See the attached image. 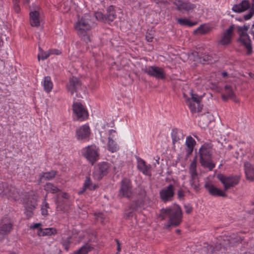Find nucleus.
Returning a JSON list of instances; mask_svg holds the SVG:
<instances>
[{"label": "nucleus", "instance_id": "nucleus-1", "mask_svg": "<svg viewBox=\"0 0 254 254\" xmlns=\"http://www.w3.org/2000/svg\"><path fill=\"white\" fill-rule=\"evenodd\" d=\"M90 17H78L76 22L74 24V28L79 38L88 43L91 41L90 30L94 23L93 19L89 18Z\"/></svg>", "mask_w": 254, "mask_h": 254}, {"label": "nucleus", "instance_id": "nucleus-2", "mask_svg": "<svg viewBox=\"0 0 254 254\" xmlns=\"http://www.w3.org/2000/svg\"><path fill=\"white\" fill-rule=\"evenodd\" d=\"M161 214L169 217V223L166 226L167 228H169L171 226H178L182 221V211L178 205L172 208L162 209ZM164 218L165 216H163L162 219H164Z\"/></svg>", "mask_w": 254, "mask_h": 254}, {"label": "nucleus", "instance_id": "nucleus-3", "mask_svg": "<svg viewBox=\"0 0 254 254\" xmlns=\"http://www.w3.org/2000/svg\"><path fill=\"white\" fill-rule=\"evenodd\" d=\"M200 163L204 168L212 170L215 167L211 160V150L206 145H202L199 150Z\"/></svg>", "mask_w": 254, "mask_h": 254}, {"label": "nucleus", "instance_id": "nucleus-4", "mask_svg": "<svg viewBox=\"0 0 254 254\" xmlns=\"http://www.w3.org/2000/svg\"><path fill=\"white\" fill-rule=\"evenodd\" d=\"M217 179L223 184L224 190H227L238 185L240 181V177L238 176H226L219 174Z\"/></svg>", "mask_w": 254, "mask_h": 254}, {"label": "nucleus", "instance_id": "nucleus-5", "mask_svg": "<svg viewBox=\"0 0 254 254\" xmlns=\"http://www.w3.org/2000/svg\"><path fill=\"white\" fill-rule=\"evenodd\" d=\"M143 72L149 76L155 77L158 79H163L166 78V73L164 69L161 67L156 66H145L142 68Z\"/></svg>", "mask_w": 254, "mask_h": 254}, {"label": "nucleus", "instance_id": "nucleus-6", "mask_svg": "<svg viewBox=\"0 0 254 254\" xmlns=\"http://www.w3.org/2000/svg\"><path fill=\"white\" fill-rule=\"evenodd\" d=\"M82 153L92 165L98 159V149L95 146H88L83 148Z\"/></svg>", "mask_w": 254, "mask_h": 254}, {"label": "nucleus", "instance_id": "nucleus-7", "mask_svg": "<svg viewBox=\"0 0 254 254\" xmlns=\"http://www.w3.org/2000/svg\"><path fill=\"white\" fill-rule=\"evenodd\" d=\"M175 186L171 184L160 190V197L163 202L173 200L175 194Z\"/></svg>", "mask_w": 254, "mask_h": 254}, {"label": "nucleus", "instance_id": "nucleus-8", "mask_svg": "<svg viewBox=\"0 0 254 254\" xmlns=\"http://www.w3.org/2000/svg\"><path fill=\"white\" fill-rule=\"evenodd\" d=\"M72 109L78 120L82 121L87 118L88 112L81 103H74L72 105Z\"/></svg>", "mask_w": 254, "mask_h": 254}, {"label": "nucleus", "instance_id": "nucleus-9", "mask_svg": "<svg viewBox=\"0 0 254 254\" xmlns=\"http://www.w3.org/2000/svg\"><path fill=\"white\" fill-rule=\"evenodd\" d=\"M234 26L231 25L228 29L224 30L222 33L221 39L218 41V44L222 46H226L231 42L233 35Z\"/></svg>", "mask_w": 254, "mask_h": 254}, {"label": "nucleus", "instance_id": "nucleus-10", "mask_svg": "<svg viewBox=\"0 0 254 254\" xmlns=\"http://www.w3.org/2000/svg\"><path fill=\"white\" fill-rule=\"evenodd\" d=\"M120 194L127 198L130 197L132 195V187L130 181L128 179L123 180L120 190Z\"/></svg>", "mask_w": 254, "mask_h": 254}, {"label": "nucleus", "instance_id": "nucleus-11", "mask_svg": "<svg viewBox=\"0 0 254 254\" xmlns=\"http://www.w3.org/2000/svg\"><path fill=\"white\" fill-rule=\"evenodd\" d=\"M205 188L212 195L226 197V194L224 190H220L215 187L210 183L207 182L205 184Z\"/></svg>", "mask_w": 254, "mask_h": 254}, {"label": "nucleus", "instance_id": "nucleus-12", "mask_svg": "<svg viewBox=\"0 0 254 254\" xmlns=\"http://www.w3.org/2000/svg\"><path fill=\"white\" fill-rule=\"evenodd\" d=\"M240 38L239 40L241 43L245 46L247 49L248 55H250L252 53V48L251 45V40L247 33H239Z\"/></svg>", "mask_w": 254, "mask_h": 254}, {"label": "nucleus", "instance_id": "nucleus-13", "mask_svg": "<svg viewBox=\"0 0 254 254\" xmlns=\"http://www.w3.org/2000/svg\"><path fill=\"white\" fill-rule=\"evenodd\" d=\"M90 131L87 125H83L76 130V134L78 140H82L89 137Z\"/></svg>", "mask_w": 254, "mask_h": 254}, {"label": "nucleus", "instance_id": "nucleus-14", "mask_svg": "<svg viewBox=\"0 0 254 254\" xmlns=\"http://www.w3.org/2000/svg\"><path fill=\"white\" fill-rule=\"evenodd\" d=\"M173 3L177 6L178 9L180 11H189L194 8V4L187 1H183L181 0H174Z\"/></svg>", "mask_w": 254, "mask_h": 254}, {"label": "nucleus", "instance_id": "nucleus-15", "mask_svg": "<svg viewBox=\"0 0 254 254\" xmlns=\"http://www.w3.org/2000/svg\"><path fill=\"white\" fill-rule=\"evenodd\" d=\"M190 94L191 97L188 98L186 99V103L190 111H195L194 108L193 107V105L192 103L193 102H196V103H197V104H200L202 100V96H199L196 94L193 93L192 91H191Z\"/></svg>", "mask_w": 254, "mask_h": 254}, {"label": "nucleus", "instance_id": "nucleus-16", "mask_svg": "<svg viewBox=\"0 0 254 254\" xmlns=\"http://www.w3.org/2000/svg\"><path fill=\"white\" fill-rule=\"evenodd\" d=\"M251 6L252 4L248 0H243L241 3L234 5L232 9L235 12H242L248 9L250 10Z\"/></svg>", "mask_w": 254, "mask_h": 254}, {"label": "nucleus", "instance_id": "nucleus-17", "mask_svg": "<svg viewBox=\"0 0 254 254\" xmlns=\"http://www.w3.org/2000/svg\"><path fill=\"white\" fill-rule=\"evenodd\" d=\"M80 86L78 78L75 77H72L69 79L68 85L67 86V88L71 95H73L75 92H77V89Z\"/></svg>", "mask_w": 254, "mask_h": 254}, {"label": "nucleus", "instance_id": "nucleus-18", "mask_svg": "<svg viewBox=\"0 0 254 254\" xmlns=\"http://www.w3.org/2000/svg\"><path fill=\"white\" fill-rule=\"evenodd\" d=\"M116 133V131L113 129H111L109 130V136L108 137V147L109 151L112 152H116L119 149V147L116 143H115V141L112 138V136H114V133Z\"/></svg>", "mask_w": 254, "mask_h": 254}, {"label": "nucleus", "instance_id": "nucleus-19", "mask_svg": "<svg viewBox=\"0 0 254 254\" xmlns=\"http://www.w3.org/2000/svg\"><path fill=\"white\" fill-rule=\"evenodd\" d=\"M12 226L10 220L7 221L5 219H2V223L0 224V229L2 233L7 236L12 230Z\"/></svg>", "mask_w": 254, "mask_h": 254}, {"label": "nucleus", "instance_id": "nucleus-20", "mask_svg": "<svg viewBox=\"0 0 254 254\" xmlns=\"http://www.w3.org/2000/svg\"><path fill=\"white\" fill-rule=\"evenodd\" d=\"M195 143V141L191 136H189L187 137L186 141V145H187L186 152L188 156L192 153Z\"/></svg>", "mask_w": 254, "mask_h": 254}, {"label": "nucleus", "instance_id": "nucleus-21", "mask_svg": "<svg viewBox=\"0 0 254 254\" xmlns=\"http://www.w3.org/2000/svg\"><path fill=\"white\" fill-rule=\"evenodd\" d=\"M244 166L247 179L251 181L254 180V167L249 162L245 163Z\"/></svg>", "mask_w": 254, "mask_h": 254}, {"label": "nucleus", "instance_id": "nucleus-22", "mask_svg": "<svg viewBox=\"0 0 254 254\" xmlns=\"http://www.w3.org/2000/svg\"><path fill=\"white\" fill-rule=\"evenodd\" d=\"M137 168L145 175H149L150 173V167L147 166L145 162L141 159L138 160Z\"/></svg>", "mask_w": 254, "mask_h": 254}, {"label": "nucleus", "instance_id": "nucleus-23", "mask_svg": "<svg viewBox=\"0 0 254 254\" xmlns=\"http://www.w3.org/2000/svg\"><path fill=\"white\" fill-rule=\"evenodd\" d=\"M225 94L222 95L223 100L226 101L228 98L233 99L235 97V94L233 92L231 86L226 85L224 87Z\"/></svg>", "mask_w": 254, "mask_h": 254}, {"label": "nucleus", "instance_id": "nucleus-24", "mask_svg": "<svg viewBox=\"0 0 254 254\" xmlns=\"http://www.w3.org/2000/svg\"><path fill=\"white\" fill-rule=\"evenodd\" d=\"M96 188V186L92 184L90 178L89 177H86L83 188L81 190L79 191L78 194H82L87 189L92 190L95 189Z\"/></svg>", "mask_w": 254, "mask_h": 254}, {"label": "nucleus", "instance_id": "nucleus-25", "mask_svg": "<svg viewBox=\"0 0 254 254\" xmlns=\"http://www.w3.org/2000/svg\"><path fill=\"white\" fill-rule=\"evenodd\" d=\"M8 188H10L11 190H8L9 193L6 194V196L8 198H12L15 200H17L19 196V192L14 187L8 185Z\"/></svg>", "mask_w": 254, "mask_h": 254}, {"label": "nucleus", "instance_id": "nucleus-26", "mask_svg": "<svg viewBox=\"0 0 254 254\" xmlns=\"http://www.w3.org/2000/svg\"><path fill=\"white\" fill-rule=\"evenodd\" d=\"M56 233L57 230L54 228H40L38 231V235L40 236H50Z\"/></svg>", "mask_w": 254, "mask_h": 254}, {"label": "nucleus", "instance_id": "nucleus-27", "mask_svg": "<svg viewBox=\"0 0 254 254\" xmlns=\"http://www.w3.org/2000/svg\"><path fill=\"white\" fill-rule=\"evenodd\" d=\"M43 86L45 91L47 93H49L53 89V84L50 76H46L44 78L43 81Z\"/></svg>", "mask_w": 254, "mask_h": 254}, {"label": "nucleus", "instance_id": "nucleus-28", "mask_svg": "<svg viewBox=\"0 0 254 254\" xmlns=\"http://www.w3.org/2000/svg\"><path fill=\"white\" fill-rule=\"evenodd\" d=\"M57 174V172L54 170L51 171L43 173L40 175L39 180L41 181L43 179L45 180H50L55 178Z\"/></svg>", "mask_w": 254, "mask_h": 254}, {"label": "nucleus", "instance_id": "nucleus-29", "mask_svg": "<svg viewBox=\"0 0 254 254\" xmlns=\"http://www.w3.org/2000/svg\"><path fill=\"white\" fill-rule=\"evenodd\" d=\"M136 206L135 203H132L127 209L125 210L124 216L126 219H129L133 216Z\"/></svg>", "mask_w": 254, "mask_h": 254}, {"label": "nucleus", "instance_id": "nucleus-30", "mask_svg": "<svg viewBox=\"0 0 254 254\" xmlns=\"http://www.w3.org/2000/svg\"><path fill=\"white\" fill-rule=\"evenodd\" d=\"M176 20L180 24L183 26H192L196 24V22H191L189 19L183 17L178 18Z\"/></svg>", "mask_w": 254, "mask_h": 254}, {"label": "nucleus", "instance_id": "nucleus-31", "mask_svg": "<svg viewBox=\"0 0 254 254\" xmlns=\"http://www.w3.org/2000/svg\"><path fill=\"white\" fill-rule=\"evenodd\" d=\"M189 172L190 174V177L197 176L196 172V157L194 158L190 164Z\"/></svg>", "mask_w": 254, "mask_h": 254}, {"label": "nucleus", "instance_id": "nucleus-32", "mask_svg": "<svg viewBox=\"0 0 254 254\" xmlns=\"http://www.w3.org/2000/svg\"><path fill=\"white\" fill-rule=\"evenodd\" d=\"M44 190L48 192L55 193L60 191V190L52 183H47L44 186Z\"/></svg>", "mask_w": 254, "mask_h": 254}, {"label": "nucleus", "instance_id": "nucleus-33", "mask_svg": "<svg viewBox=\"0 0 254 254\" xmlns=\"http://www.w3.org/2000/svg\"><path fill=\"white\" fill-rule=\"evenodd\" d=\"M190 183L192 188L196 191L199 190V181L197 176L190 177Z\"/></svg>", "mask_w": 254, "mask_h": 254}, {"label": "nucleus", "instance_id": "nucleus-34", "mask_svg": "<svg viewBox=\"0 0 254 254\" xmlns=\"http://www.w3.org/2000/svg\"><path fill=\"white\" fill-rule=\"evenodd\" d=\"M108 168L109 165L107 163L103 162L99 165V172L101 176V178L107 174Z\"/></svg>", "mask_w": 254, "mask_h": 254}, {"label": "nucleus", "instance_id": "nucleus-35", "mask_svg": "<svg viewBox=\"0 0 254 254\" xmlns=\"http://www.w3.org/2000/svg\"><path fill=\"white\" fill-rule=\"evenodd\" d=\"M11 190L8 188V185L4 183H0V195L3 196H6V194L9 193L8 190Z\"/></svg>", "mask_w": 254, "mask_h": 254}, {"label": "nucleus", "instance_id": "nucleus-36", "mask_svg": "<svg viewBox=\"0 0 254 254\" xmlns=\"http://www.w3.org/2000/svg\"><path fill=\"white\" fill-rule=\"evenodd\" d=\"M92 248L89 245H85L79 250L75 252L73 254H87L92 250Z\"/></svg>", "mask_w": 254, "mask_h": 254}, {"label": "nucleus", "instance_id": "nucleus-37", "mask_svg": "<svg viewBox=\"0 0 254 254\" xmlns=\"http://www.w3.org/2000/svg\"><path fill=\"white\" fill-rule=\"evenodd\" d=\"M43 14V10L38 6H34L29 13V16H40Z\"/></svg>", "mask_w": 254, "mask_h": 254}, {"label": "nucleus", "instance_id": "nucleus-38", "mask_svg": "<svg viewBox=\"0 0 254 254\" xmlns=\"http://www.w3.org/2000/svg\"><path fill=\"white\" fill-rule=\"evenodd\" d=\"M211 118V116L209 113L203 115L199 122L200 125L201 126L202 124L207 125L210 122Z\"/></svg>", "mask_w": 254, "mask_h": 254}, {"label": "nucleus", "instance_id": "nucleus-39", "mask_svg": "<svg viewBox=\"0 0 254 254\" xmlns=\"http://www.w3.org/2000/svg\"><path fill=\"white\" fill-rule=\"evenodd\" d=\"M29 22L32 26L38 27L42 22V19L40 17H30Z\"/></svg>", "mask_w": 254, "mask_h": 254}, {"label": "nucleus", "instance_id": "nucleus-40", "mask_svg": "<svg viewBox=\"0 0 254 254\" xmlns=\"http://www.w3.org/2000/svg\"><path fill=\"white\" fill-rule=\"evenodd\" d=\"M93 19L97 20L100 22L103 23H110L111 22H112L114 20V17H112V18H110V17H92Z\"/></svg>", "mask_w": 254, "mask_h": 254}, {"label": "nucleus", "instance_id": "nucleus-41", "mask_svg": "<svg viewBox=\"0 0 254 254\" xmlns=\"http://www.w3.org/2000/svg\"><path fill=\"white\" fill-rule=\"evenodd\" d=\"M243 240V239H242L241 237L238 236H234V237H232L230 240V245L231 246L236 245L237 244L241 243Z\"/></svg>", "mask_w": 254, "mask_h": 254}, {"label": "nucleus", "instance_id": "nucleus-42", "mask_svg": "<svg viewBox=\"0 0 254 254\" xmlns=\"http://www.w3.org/2000/svg\"><path fill=\"white\" fill-rule=\"evenodd\" d=\"M171 136L172 138L173 144L174 145L180 140V137L179 136V133L177 129H173L172 130Z\"/></svg>", "mask_w": 254, "mask_h": 254}, {"label": "nucleus", "instance_id": "nucleus-43", "mask_svg": "<svg viewBox=\"0 0 254 254\" xmlns=\"http://www.w3.org/2000/svg\"><path fill=\"white\" fill-rule=\"evenodd\" d=\"M35 206L34 204H32L30 206H28L27 205H26L25 213H26V216L28 218L31 217L32 216V214H33L32 211L35 208Z\"/></svg>", "mask_w": 254, "mask_h": 254}, {"label": "nucleus", "instance_id": "nucleus-44", "mask_svg": "<svg viewBox=\"0 0 254 254\" xmlns=\"http://www.w3.org/2000/svg\"><path fill=\"white\" fill-rule=\"evenodd\" d=\"M51 54H50V50L47 52L42 51L40 54L38 55V59L39 61L40 59L42 60H44L47 59Z\"/></svg>", "mask_w": 254, "mask_h": 254}, {"label": "nucleus", "instance_id": "nucleus-45", "mask_svg": "<svg viewBox=\"0 0 254 254\" xmlns=\"http://www.w3.org/2000/svg\"><path fill=\"white\" fill-rule=\"evenodd\" d=\"M209 29L207 27L201 26L194 31V33L204 34L208 31Z\"/></svg>", "mask_w": 254, "mask_h": 254}, {"label": "nucleus", "instance_id": "nucleus-46", "mask_svg": "<svg viewBox=\"0 0 254 254\" xmlns=\"http://www.w3.org/2000/svg\"><path fill=\"white\" fill-rule=\"evenodd\" d=\"M192 104L193 105V107L194 108L195 111H190L192 113L196 112L198 113L201 111L202 106L201 104H197V103L193 102Z\"/></svg>", "mask_w": 254, "mask_h": 254}, {"label": "nucleus", "instance_id": "nucleus-47", "mask_svg": "<svg viewBox=\"0 0 254 254\" xmlns=\"http://www.w3.org/2000/svg\"><path fill=\"white\" fill-rule=\"evenodd\" d=\"M71 237H68L65 240H64L62 242L63 246H64V249L67 251L68 250L69 246L71 243L70 242Z\"/></svg>", "mask_w": 254, "mask_h": 254}, {"label": "nucleus", "instance_id": "nucleus-48", "mask_svg": "<svg viewBox=\"0 0 254 254\" xmlns=\"http://www.w3.org/2000/svg\"><path fill=\"white\" fill-rule=\"evenodd\" d=\"M48 207H49L48 203L47 202L44 201L43 202V204L41 207V212H42V214L43 215L46 216V215H48L47 208Z\"/></svg>", "mask_w": 254, "mask_h": 254}, {"label": "nucleus", "instance_id": "nucleus-49", "mask_svg": "<svg viewBox=\"0 0 254 254\" xmlns=\"http://www.w3.org/2000/svg\"><path fill=\"white\" fill-rule=\"evenodd\" d=\"M154 34H153V31H147L146 33V35H145V38H146V40L148 41V42H152V40L154 38Z\"/></svg>", "mask_w": 254, "mask_h": 254}, {"label": "nucleus", "instance_id": "nucleus-50", "mask_svg": "<svg viewBox=\"0 0 254 254\" xmlns=\"http://www.w3.org/2000/svg\"><path fill=\"white\" fill-rule=\"evenodd\" d=\"M237 29L239 33H247V31L249 29V26L246 25L243 26H239L238 27Z\"/></svg>", "mask_w": 254, "mask_h": 254}, {"label": "nucleus", "instance_id": "nucleus-51", "mask_svg": "<svg viewBox=\"0 0 254 254\" xmlns=\"http://www.w3.org/2000/svg\"><path fill=\"white\" fill-rule=\"evenodd\" d=\"M114 11H115V9H114V6L113 5L109 6V7L107 8L108 16H115V12Z\"/></svg>", "mask_w": 254, "mask_h": 254}, {"label": "nucleus", "instance_id": "nucleus-52", "mask_svg": "<svg viewBox=\"0 0 254 254\" xmlns=\"http://www.w3.org/2000/svg\"><path fill=\"white\" fill-rule=\"evenodd\" d=\"M61 203H62V202H61L60 201H59L58 200H57L56 201L57 209L58 211H65V209L64 207L62 206Z\"/></svg>", "mask_w": 254, "mask_h": 254}, {"label": "nucleus", "instance_id": "nucleus-53", "mask_svg": "<svg viewBox=\"0 0 254 254\" xmlns=\"http://www.w3.org/2000/svg\"><path fill=\"white\" fill-rule=\"evenodd\" d=\"M254 14V0H252V6L249 13L245 16H253Z\"/></svg>", "mask_w": 254, "mask_h": 254}, {"label": "nucleus", "instance_id": "nucleus-54", "mask_svg": "<svg viewBox=\"0 0 254 254\" xmlns=\"http://www.w3.org/2000/svg\"><path fill=\"white\" fill-rule=\"evenodd\" d=\"M184 207L187 214H190L192 211V207L190 205H185Z\"/></svg>", "mask_w": 254, "mask_h": 254}, {"label": "nucleus", "instance_id": "nucleus-55", "mask_svg": "<svg viewBox=\"0 0 254 254\" xmlns=\"http://www.w3.org/2000/svg\"><path fill=\"white\" fill-rule=\"evenodd\" d=\"M50 54L51 55H59L61 54V52L57 49H51L50 50Z\"/></svg>", "mask_w": 254, "mask_h": 254}, {"label": "nucleus", "instance_id": "nucleus-56", "mask_svg": "<svg viewBox=\"0 0 254 254\" xmlns=\"http://www.w3.org/2000/svg\"><path fill=\"white\" fill-rule=\"evenodd\" d=\"M185 196V191L182 190H180L178 191V197L179 199H182Z\"/></svg>", "mask_w": 254, "mask_h": 254}, {"label": "nucleus", "instance_id": "nucleus-57", "mask_svg": "<svg viewBox=\"0 0 254 254\" xmlns=\"http://www.w3.org/2000/svg\"><path fill=\"white\" fill-rule=\"evenodd\" d=\"M13 8L17 14L19 13L20 10V8L18 3H13Z\"/></svg>", "mask_w": 254, "mask_h": 254}, {"label": "nucleus", "instance_id": "nucleus-58", "mask_svg": "<svg viewBox=\"0 0 254 254\" xmlns=\"http://www.w3.org/2000/svg\"><path fill=\"white\" fill-rule=\"evenodd\" d=\"M97 219L98 220H100L101 222H102L104 219V216L103 214H102V213H99V214H97Z\"/></svg>", "mask_w": 254, "mask_h": 254}, {"label": "nucleus", "instance_id": "nucleus-59", "mask_svg": "<svg viewBox=\"0 0 254 254\" xmlns=\"http://www.w3.org/2000/svg\"><path fill=\"white\" fill-rule=\"evenodd\" d=\"M116 241L117 245V252L116 254H119L121 250V244L119 241L118 239H116Z\"/></svg>", "mask_w": 254, "mask_h": 254}, {"label": "nucleus", "instance_id": "nucleus-60", "mask_svg": "<svg viewBox=\"0 0 254 254\" xmlns=\"http://www.w3.org/2000/svg\"><path fill=\"white\" fill-rule=\"evenodd\" d=\"M41 225V224L40 223H35L33 225L30 226V228L32 229H34L39 228V227Z\"/></svg>", "mask_w": 254, "mask_h": 254}, {"label": "nucleus", "instance_id": "nucleus-61", "mask_svg": "<svg viewBox=\"0 0 254 254\" xmlns=\"http://www.w3.org/2000/svg\"><path fill=\"white\" fill-rule=\"evenodd\" d=\"M61 196L64 198L68 199L69 197V195L66 192H63L61 194Z\"/></svg>", "mask_w": 254, "mask_h": 254}, {"label": "nucleus", "instance_id": "nucleus-62", "mask_svg": "<svg viewBox=\"0 0 254 254\" xmlns=\"http://www.w3.org/2000/svg\"><path fill=\"white\" fill-rule=\"evenodd\" d=\"M31 0H23L24 3H29Z\"/></svg>", "mask_w": 254, "mask_h": 254}, {"label": "nucleus", "instance_id": "nucleus-63", "mask_svg": "<svg viewBox=\"0 0 254 254\" xmlns=\"http://www.w3.org/2000/svg\"><path fill=\"white\" fill-rule=\"evenodd\" d=\"M223 76L224 77H225L227 75V73L226 72H223L222 73Z\"/></svg>", "mask_w": 254, "mask_h": 254}, {"label": "nucleus", "instance_id": "nucleus-64", "mask_svg": "<svg viewBox=\"0 0 254 254\" xmlns=\"http://www.w3.org/2000/svg\"><path fill=\"white\" fill-rule=\"evenodd\" d=\"M19 2V0H13V3H18Z\"/></svg>", "mask_w": 254, "mask_h": 254}]
</instances>
